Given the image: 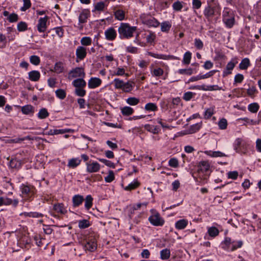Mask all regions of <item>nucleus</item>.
I'll return each instance as SVG.
<instances>
[{"mask_svg":"<svg viewBox=\"0 0 261 261\" xmlns=\"http://www.w3.org/2000/svg\"><path fill=\"white\" fill-rule=\"evenodd\" d=\"M194 45L198 49H201L203 47L202 41L200 39L197 38H196L194 40Z\"/></svg>","mask_w":261,"mask_h":261,"instance_id":"obj_63","label":"nucleus"},{"mask_svg":"<svg viewBox=\"0 0 261 261\" xmlns=\"http://www.w3.org/2000/svg\"><path fill=\"white\" fill-rule=\"evenodd\" d=\"M223 21L227 28H231L234 23V18L233 14L228 9L225 8L223 12Z\"/></svg>","mask_w":261,"mask_h":261,"instance_id":"obj_2","label":"nucleus"},{"mask_svg":"<svg viewBox=\"0 0 261 261\" xmlns=\"http://www.w3.org/2000/svg\"><path fill=\"white\" fill-rule=\"evenodd\" d=\"M204 153L211 157L216 158V157H222L225 156V155L224 153L219 151H205Z\"/></svg>","mask_w":261,"mask_h":261,"instance_id":"obj_23","label":"nucleus"},{"mask_svg":"<svg viewBox=\"0 0 261 261\" xmlns=\"http://www.w3.org/2000/svg\"><path fill=\"white\" fill-rule=\"evenodd\" d=\"M86 166L87 171L89 173L97 172L100 168L99 164L96 162L87 163Z\"/></svg>","mask_w":261,"mask_h":261,"instance_id":"obj_7","label":"nucleus"},{"mask_svg":"<svg viewBox=\"0 0 261 261\" xmlns=\"http://www.w3.org/2000/svg\"><path fill=\"white\" fill-rule=\"evenodd\" d=\"M204 14L207 17H212L214 14V9L208 6L206 7L204 11Z\"/></svg>","mask_w":261,"mask_h":261,"instance_id":"obj_37","label":"nucleus"},{"mask_svg":"<svg viewBox=\"0 0 261 261\" xmlns=\"http://www.w3.org/2000/svg\"><path fill=\"white\" fill-rule=\"evenodd\" d=\"M86 92L83 88H75V94L79 96L83 97L86 95Z\"/></svg>","mask_w":261,"mask_h":261,"instance_id":"obj_57","label":"nucleus"},{"mask_svg":"<svg viewBox=\"0 0 261 261\" xmlns=\"http://www.w3.org/2000/svg\"><path fill=\"white\" fill-rule=\"evenodd\" d=\"M145 110L147 111H156L158 110V107L155 103L149 102L145 106Z\"/></svg>","mask_w":261,"mask_h":261,"instance_id":"obj_38","label":"nucleus"},{"mask_svg":"<svg viewBox=\"0 0 261 261\" xmlns=\"http://www.w3.org/2000/svg\"><path fill=\"white\" fill-rule=\"evenodd\" d=\"M201 126V123H198L191 126L189 130V134H193L197 132Z\"/></svg>","mask_w":261,"mask_h":261,"instance_id":"obj_43","label":"nucleus"},{"mask_svg":"<svg viewBox=\"0 0 261 261\" xmlns=\"http://www.w3.org/2000/svg\"><path fill=\"white\" fill-rule=\"evenodd\" d=\"M18 203V200L17 199L12 200L7 197H0V206L3 205H9L11 204L14 206H16Z\"/></svg>","mask_w":261,"mask_h":261,"instance_id":"obj_6","label":"nucleus"},{"mask_svg":"<svg viewBox=\"0 0 261 261\" xmlns=\"http://www.w3.org/2000/svg\"><path fill=\"white\" fill-rule=\"evenodd\" d=\"M22 197L29 200L35 194V188L31 185L22 184L20 186Z\"/></svg>","mask_w":261,"mask_h":261,"instance_id":"obj_4","label":"nucleus"},{"mask_svg":"<svg viewBox=\"0 0 261 261\" xmlns=\"http://www.w3.org/2000/svg\"><path fill=\"white\" fill-rule=\"evenodd\" d=\"M191 59V53L190 51H187L184 56L182 63L186 65H188L190 63Z\"/></svg>","mask_w":261,"mask_h":261,"instance_id":"obj_46","label":"nucleus"},{"mask_svg":"<svg viewBox=\"0 0 261 261\" xmlns=\"http://www.w3.org/2000/svg\"><path fill=\"white\" fill-rule=\"evenodd\" d=\"M93 198L90 195H87L85 198V208L88 210H89L92 206L93 204Z\"/></svg>","mask_w":261,"mask_h":261,"instance_id":"obj_35","label":"nucleus"},{"mask_svg":"<svg viewBox=\"0 0 261 261\" xmlns=\"http://www.w3.org/2000/svg\"><path fill=\"white\" fill-rule=\"evenodd\" d=\"M237 63V61L233 62L232 61H231L230 62H228L226 65V69L223 71V76H225L228 74H230L231 71L233 69Z\"/></svg>","mask_w":261,"mask_h":261,"instance_id":"obj_15","label":"nucleus"},{"mask_svg":"<svg viewBox=\"0 0 261 261\" xmlns=\"http://www.w3.org/2000/svg\"><path fill=\"white\" fill-rule=\"evenodd\" d=\"M173 9L176 11H179L181 10L183 7V6L181 2L179 1L175 2L173 4Z\"/></svg>","mask_w":261,"mask_h":261,"instance_id":"obj_61","label":"nucleus"},{"mask_svg":"<svg viewBox=\"0 0 261 261\" xmlns=\"http://www.w3.org/2000/svg\"><path fill=\"white\" fill-rule=\"evenodd\" d=\"M256 92V89L255 86H251L247 89V93L248 96L253 97Z\"/></svg>","mask_w":261,"mask_h":261,"instance_id":"obj_64","label":"nucleus"},{"mask_svg":"<svg viewBox=\"0 0 261 261\" xmlns=\"http://www.w3.org/2000/svg\"><path fill=\"white\" fill-rule=\"evenodd\" d=\"M72 84L75 88H84L86 83L83 79H77L73 81Z\"/></svg>","mask_w":261,"mask_h":261,"instance_id":"obj_24","label":"nucleus"},{"mask_svg":"<svg viewBox=\"0 0 261 261\" xmlns=\"http://www.w3.org/2000/svg\"><path fill=\"white\" fill-rule=\"evenodd\" d=\"M81 160L78 158H73L69 160L68 166L71 168H74L79 165Z\"/></svg>","mask_w":261,"mask_h":261,"instance_id":"obj_26","label":"nucleus"},{"mask_svg":"<svg viewBox=\"0 0 261 261\" xmlns=\"http://www.w3.org/2000/svg\"><path fill=\"white\" fill-rule=\"evenodd\" d=\"M106 38L108 40H114L117 36L116 30L113 28H110L105 32Z\"/></svg>","mask_w":261,"mask_h":261,"instance_id":"obj_10","label":"nucleus"},{"mask_svg":"<svg viewBox=\"0 0 261 261\" xmlns=\"http://www.w3.org/2000/svg\"><path fill=\"white\" fill-rule=\"evenodd\" d=\"M21 216H24L25 217H29L33 218H40L42 217L43 215L41 213H39L38 212H24L20 214Z\"/></svg>","mask_w":261,"mask_h":261,"instance_id":"obj_27","label":"nucleus"},{"mask_svg":"<svg viewBox=\"0 0 261 261\" xmlns=\"http://www.w3.org/2000/svg\"><path fill=\"white\" fill-rule=\"evenodd\" d=\"M121 113L123 115L129 116L132 115L134 112L133 108L129 107H124L121 109Z\"/></svg>","mask_w":261,"mask_h":261,"instance_id":"obj_41","label":"nucleus"},{"mask_svg":"<svg viewBox=\"0 0 261 261\" xmlns=\"http://www.w3.org/2000/svg\"><path fill=\"white\" fill-rule=\"evenodd\" d=\"M29 79L33 82L38 81L40 77V73L38 71L33 70L29 72Z\"/></svg>","mask_w":261,"mask_h":261,"instance_id":"obj_18","label":"nucleus"},{"mask_svg":"<svg viewBox=\"0 0 261 261\" xmlns=\"http://www.w3.org/2000/svg\"><path fill=\"white\" fill-rule=\"evenodd\" d=\"M73 130L71 129L66 128V129H50L48 132L43 134H45L47 135H55L58 134H63L66 133H72Z\"/></svg>","mask_w":261,"mask_h":261,"instance_id":"obj_11","label":"nucleus"},{"mask_svg":"<svg viewBox=\"0 0 261 261\" xmlns=\"http://www.w3.org/2000/svg\"><path fill=\"white\" fill-rule=\"evenodd\" d=\"M140 185V183L138 180H135L129 184L127 186L124 188L125 191H131L137 188Z\"/></svg>","mask_w":261,"mask_h":261,"instance_id":"obj_33","label":"nucleus"},{"mask_svg":"<svg viewBox=\"0 0 261 261\" xmlns=\"http://www.w3.org/2000/svg\"><path fill=\"white\" fill-rule=\"evenodd\" d=\"M188 224V221L186 219H181L177 221L175 224V228L177 229H183Z\"/></svg>","mask_w":261,"mask_h":261,"instance_id":"obj_20","label":"nucleus"},{"mask_svg":"<svg viewBox=\"0 0 261 261\" xmlns=\"http://www.w3.org/2000/svg\"><path fill=\"white\" fill-rule=\"evenodd\" d=\"M115 176L113 171H110L108 175L105 177V180L107 182H111L114 179Z\"/></svg>","mask_w":261,"mask_h":261,"instance_id":"obj_58","label":"nucleus"},{"mask_svg":"<svg viewBox=\"0 0 261 261\" xmlns=\"http://www.w3.org/2000/svg\"><path fill=\"white\" fill-rule=\"evenodd\" d=\"M17 29L20 32L25 31L27 29V24L23 21L19 22L17 24Z\"/></svg>","mask_w":261,"mask_h":261,"instance_id":"obj_60","label":"nucleus"},{"mask_svg":"<svg viewBox=\"0 0 261 261\" xmlns=\"http://www.w3.org/2000/svg\"><path fill=\"white\" fill-rule=\"evenodd\" d=\"M106 7L105 4L103 2H100L96 3L94 6L95 10L102 11Z\"/></svg>","mask_w":261,"mask_h":261,"instance_id":"obj_53","label":"nucleus"},{"mask_svg":"<svg viewBox=\"0 0 261 261\" xmlns=\"http://www.w3.org/2000/svg\"><path fill=\"white\" fill-rule=\"evenodd\" d=\"M90 226V223L89 221L87 220H83L79 221V227L81 229H84Z\"/></svg>","mask_w":261,"mask_h":261,"instance_id":"obj_51","label":"nucleus"},{"mask_svg":"<svg viewBox=\"0 0 261 261\" xmlns=\"http://www.w3.org/2000/svg\"><path fill=\"white\" fill-rule=\"evenodd\" d=\"M113 83L116 89H121L124 82L119 79H115Z\"/></svg>","mask_w":261,"mask_h":261,"instance_id":"obj_50","label":"nucleus"},{"mask_svg":"<svg viewBox=\"0 0 261 261\" xmlns=\"http://www.w3.org/2000/svg\"><path fill=\"white\" fill-rule=\"evenodd\" d=\"M171 23L169 21H164L161 24V30L163 32H168L171 28Z\"/></svg>","mask_w":261,"mask_h":261,"instance_id":"obj_29","label":"nucleus"},{"mask_svg":"<svg viewBox=\"0 0 261 261\" xmlns=\"http://www.w3.org/2000/svg\"><path fill=\"white\" fill-rule=\"evenodd\" d=\"M86 49L83 46H78L76 50V56L77 59L83 60L86 56Z\"/></svg>","mask_w":261,"mask_h":261,"instance_id":"obj_13","label":"nucleus"},{"mask_svg":"<svg viewBox=\"0 0 261 261\" xmlns=\"http://www.w3.org/2000/svg\"><path fill=\"white\" fill-rule=\"evenodd\" d=\"M161 258L163 260L167 259L170 256V250L167 248L163 249L160 252Z\"/></svg>","mask_w":261,"mask_h":261,"instance_id":"obj_32","label":"nucleus"},{"mask_svg":"<svg viewBox=\"0 0 261 261\" xmlns=\"http://www.w3.org/2000/svg\"><path fill=\"white\" fill-rule=\"evenodd\" d=\"M250 61L248 58L243 59L239 65V68L242 70L247 69V68L250 66Z\"/></svg>","mask_w":261,"mask_h":261,"instance_id":"obj_31","label":"nucleus"},{"mask_svg":"<svg viewBox=\"0 0 261 261\" xmlns=\"http://www.w3.org/2000/svg\"><path fill=\"white\" fill-rule=\"evenodd\" d=\"M234 149L238 153H242L243 152V149L245 147V142L241 138H238L236 140L234 143Z\"/></svg>","mask_w":261,"mask_h":261,"instance_id":"obj_8","label":"nucleus"},{"mask_svg":"<svg viewBox=\"0 0 261 261\" xmlns=\"http://www.w3.org/2000/svg\"><path fill=\"white\" fill-rule=\"evenodd\" d=\"M89 16V11L86 10H83L80 14L79 20L80 23H84L87 22V19Z\"/></svg>","mask_w":261,"mask_h":261,"instance_id":"obj_21","label":"nucleus"},{"mask_svg":"<svg viewBox=\"0 0 261 261\" xmlns=\"http://www.w3.org/2000/svg\"><path fill=\"white\" fill-rule=\"evenodd\" d=\"M23 6L21 8L20 10L22 11H25L31 6V3L30 0H23Z\"/></svg>","mask_w":261,"mask_h":261,"instance_id":"obj_59","label":"nucleus"},{"mask_svg":"<svg viewBox=\"0 0 261 261\" xmlns=\"http://www.w3.org/2000/svg\"><path fill=\"white\" fill-rule=\"evenodd\" d=\"M134 85V83L133 82H127L124 83L121 90L125 92H129L132 90Z\"/></svg>","mask_w":261,"mask_h":261,"instance_id":"obj_25","label":"nucleus"},{"mask_svg":"<svg viewBox=\"0 0 261 261\" xmlns=\"http://www.w3.org/2000/svg\"><path fill=\"white\" fill-rule=\"evenodd\" d=\"M218 126L220 129H225L227 128V121L226 119L224 118L221 119L218 122Z\"/></svg>","mask_w":261,"mask_h":261,"instance_id":"obj_55","label":"nucleus"},{"mask_svg":"<svg viewBox=\"0 0 261 261\" xmlns=\"http://www.w3.org/2000/svg\"><path fill=\"white\" fill-rule=\"evenodd\" d=\"M102 83L101 80L97 77H91L88 81V85L89 88L94 89L99 86Z\"/></svg>","mask_w":261,"mask_h":261,"instance_id":"obj_12","label":"nucleus"},{"mask_svg":"<svg viewBox=\"0 0 261 261\" xmlns=\"http://www.w3.org/2000/svg\"><path fill=\"white\" fill-rule=\"evenodd\" d=\"M115 18L119 20H122L125 17V13L122 10H117L114 12Z\"/></svg>","mask_w":261,"mask_h":261,"instance_id":"obj_34","label":"nucleus"},{"mask_svg":"<svg viewBox=\"0 0 261 261\" xmlns=\"http://www.w3.org/2000/svg\"><path fill=\"white\" fill-rule=\"evenodd\" d=\"M243 242L242 241H232L230 249L231 251H233L238 248H241Z\"/></svg>","mask_w":261,"mask_h":261,"instance_id":"obj_44","label":"nucleus"},{"mask_svg":"<svg viewBox=\"0 0 261 261\" xmlns=\"http://www.w3.org/2000/svg\"><path fill=\"white\" fill-rule=\"evenodd\" d=\"M208 232L211 237H215L218 235L219 231L216 227H212L208 229Z\"/></svg>","mask_w":261,"mask_h":261,"instance_id":"obj_48","label":"nucleus"},{"mask_svg":"<svg viewBox=\"0 0 261 261\" xmlns=\"http://www.w3.org/2000/svg\"><path fill=\"white\" fill-rule=\"evenodd\" d=\"M210 168V164L207 161H201L199 164V169L203 172H206Z\"/></svg>","mask_w":261,"mask_h":261,"instance_id":"obj_30","label":"nucleus"},{"mask_svg":"<svg viewBox=\"0 0 261 261\" xmlns=\"http://www.w3.org/2000/svg\"><path fill=\"white\" fill-rule=\"evenodd\" d=\"M136 29V27H131L128 23H121L118 28V32L120 38L129 39L133 36Z\"/></svg>","mask_w":261,"mask_h":261,"instance_id":"obj_1","label":"nucleus"},{"mask_svg":"<svg viewBox=\"0 0 261 261\" xmlns=\"http://www.w3.org/2000/svg\"><path fill=\"white\" fill-rule=\"evenodd\" d=\"M49 116V113L45 108L41 109L38 114V117L39 119H43L47 118Z\"/></svg>","mask_w":261,"mask_h":261,"instance_id":"obj_40","label":"nucleus"},{"mask_svg":"<svg viewBox=\"0 0 261 261\" xmlns=\"http://www.w3.org/2000/svg\"><path fill=\"white\" fill-rule=\"evenodd\" d=\"M178 73L181 74L190 75L193 73V69L192 68L181 69L178 70Z\"/></svg>","mask_w":261,"mask_h":261,"instance_id":"obj_62","label":"nucleus"},{"mask_svg":"<svg viewBox=\"0 0 261 261\" xmlns=\"http://www.w3.org/2000/svg\"><path fill=\"white\" fill-rule=\"evenodd\" d=\"M259 108V106L257 103L253 102L248 105V110L253 113H256Z\"/></svg>","mask_w":261,"mask_h":261,"instance_id":"obj_36","label":"nucleus"},{"mask_svg":"<svg viewBox=\"0 0 261 261\" xmlns=\"http://www.w3.org/2000/svg\"><path fill=\"white\" fill-rule=\"evenodd\" d=\"M81 42L83 45L88 46L91 45L92 40L89 37H84L81 39Z\"/></svg>","mask_w":261,"mask_h":261,"instance_id":"obj_56","label":"nucleus"},{"mask_svg":"<svg viewBox=\"0 0 261 261\" xmlns=\"http://www.w3.org/2000/svg\"><path fill=\"white\" fill-rule=\"evenodd\" d=\"M126 102L129 105L135 106L139 102V99L136 97H129L126 99Z\"/></svg>","mask_w":261,"mask_h":261,"instance_id":"obj_52","label":"nucleus"},{"mask_svg":"<svg viewBox=\"0 0 261 261\" xmlns=\"http://www.w3.org/2000/svg\"><path fill=\"white\" fill-rule=\"evenodd\" d=\"M73 77H82L84 76L85 73L83 68L76 67L70 72Z\"/></svg>","mask_w":261,"mask_h":261,"instance_id":"obj_14","label":"nucleus"},{"mask_svg":"<svg viewBox=\"0 0 261 261\" xmlns=\"http://www.w3.org/2000/svg\"><path fill=\"white\" fill-rule=\"evenodd\" d=\"M53 210L57 213L61 214H65L67 212L63 203L55 204L53 206Z\"/></svg>","mask_w":261,"mask_h":261,"instance_id":"obj_16","label":"nucleus"},{"mask_svg":"<svg viewBox=\"0 0 261 261\" xmlns=\"http://www.w3.org/2000/svg\"><path fill=\"white\" fill-rule=\"evenodd\" d=\"M21 111L25 115L32 114L34 113V108L31 105H26L22 107Z\"/></svg>","mask_w":261,"mask_h":261,"instance_id":"obj_28","label":"nucleus"},{"mask_svg":"<svg viewBox=\"0 0 261 261\" xmlns=\"http://www.w3.org/2000/svg\"><path fill=\"white\" fill-rule=\"evenodd\" d=\"M145 128L153 134H158L159 132V128L156 126L147 124L145 126Z\"/></svg>","mask_w":261,"mask_h":261,"instance_id":"obj_39","label":"nucleus"},{"mask_svg":"<svg viewBox=\"0 0 261 261\" xmlns=\"http://www.w3.org/2000/svg\"><path fill=\"white\" fill-rule=\"evenodd\" d=\"M72 203L74 207H77L82 204L84 200L83 196L80 195H75L72 197Z\"/></svg>","mask_w":261,"mask_h":261,"instance_id":"obj_17","label":"nucleus"},{"mask_svg":"<svg viewBox=\"0 0 261 261\" xmlns=\"http://www.w3.org/2000/svg\"><path fill=\"white\" fill-rule=\"evenodd\" d=\"M30 62L35 65H38L40 63V58L35 55L31 56L30 58Z\"/></svg>","mask_w":261,"mask_h":261,"instance_id":"obj_49","label":"nucleus"},{"mask_svg":"<svg viewBox=\"0 0 261 261\" xmlns=\"http://www.w3.org/2000/svg\"><path fill=\"white\" fill-rule=\"evenodd\" d=\"M47 19V16H45L43 18H40L39 19L38 23L37 24V29L39 32H44L46 31Z\"/></svg>","mask_w":261,"mask_h":261,"instance_id":"obj_9","label":"nucleus"},{"mask_svg":"<svg viewBox=\"0 0 261 261\" xmlns=\"http://www.w3.org/2000/svg\"><path fill=\"white\" fill-rule=\"evenodd\" d=\"M148 220L151 224L156 226H163L165 222L158 213L153 214L149 217Z\"/></svg>","mask_w":261,"mask_h":261,"instance_id":"obj_5","label":"nucleus"},{"mask_svg":"<svg viewBox=\"0 0 261 261\" xmlns=\"http://www.w3.org/2000/svg\"><path fill=\"white\" fill-rule=\"evenodd\" d=\"M22 165V162L20 160L17 159H12L9 163V166L12 168L19 169L21 168Z\"/></svg>","mask_w":261,"mask_h":261,"instance_id":"obj_22","label":"nucleus"},{"mask_svg":"<svg viewBox=\"0 0 261 261\" xmlns=\"http://www.w3.org/2000/svg\"><path fill=\"white\" fill-rule=\"evenodd\" d=\"M56 95L57 97L60 99H64L66 96V92L64 90L62 89H59L55 92Z\"/></svg>","mask_w":261,"mask_h":261,"instance_id":"obj_42","label":"nucleus"},{"mask_svg":"<svg viewBox=\"0 0 261 261\" xmlns=\"http://www.w3.org/2000/svg\"><path fill=\"white\" fill-rule=\"evenodd\" d=\"M164 73L163 70L161 68H154L152 71L151 73L153 76H160L163 75Z\"/></svg>","mask_w":261,"mask_h":261,"instance_id":"obj_54","label":"nucleus"},{"mask_svg":"<svg viewBox=\"0 0 261 261\" xmlns=\"http://www.w3.org/2000/svg\"><path fill=\"white\" fill-rule=\"evenodd\" d=\"M83 247L86 251L93 252L97 248L96 241L93 237H89L83 242Z\"/></svg>","mask_w":261,"mask_h":261,"instance_id":"obj_3","label":"nucleus"},{"mask_svg":"<svg viewBox=\"0 0 261 261\" xmlns=\"http://www.w3.org/2000/svg\"><path fill=\"white\" fill-rule=\"evenodd\" d=\"M160 107L163 111H167L169 108H172L171 106L169 107L168 102L164 99L161 101Z\"/></svg>","mask_w":261,"mask_h":261,"instance_id":"obj_47","label":"nucleus"},{"mask_svg":"<svg viewBox=\"0 0 261 261\" xmlns=\"http://www.w3.org/2000/svg\"><path fill=\"white\" fill-rule=\"evenodd\" d=\"M144 23L149 27H158L160 25V22L154 18L150 17L144 21Z\"/></svg>","mask_w":261,"mask_h":261,"instance_id":"obj_19","label":"nucleus"},{"mask_svg":"<svg viewBox=\"0 0 261 261\" xmlns=\"http://www.w3.org/2000/svg\"><path fill=\"white\" fill-rule=\"evenodd\" d=\"M64 70V66L63 64L61 63H57L54 67V71L57 73H60L62 72Z\"/></svg>","mask_w":261,"mask_h":261,"instance_id":"obj_45","label":"nucleus"}]
</instances>
